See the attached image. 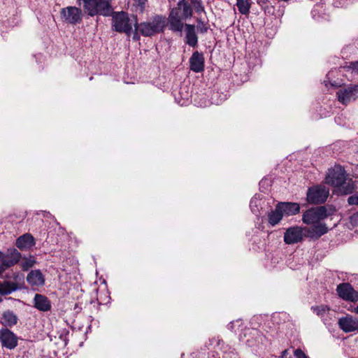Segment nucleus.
<instances>
[{
	"label": "nucleus",
	"instance_id": "nucleus-1",
	"mask_svg": "<svg viewBox=\"0 0 358 358\" xmlns=\"http://www.w3.org/2000/svg\"><path fill=\"white\" fill-rule=\"evenodd\" d=\"M331 215L324 206L313 207L303 213L302 221L304 224L313 225L312 227H305V236L318 239L329 231L326 224L322 221Z\"/></svg>",
	"mask_w": 358,
	"mask_h": 358
},
{
	"label": "nucleus",
	"instance_id": "nucleus-2",
	"mask_svg": "<svg viewBox=\"0 0 358 358\" xmlns=\"http://www.w3.org/2000/svg\"><path fill=\"white\" fill-rule=\"evenodd\" d=\"M325 182L334 187L336 192L341 195L350 194L355 189V182L347 178L344 168L340 165H335L328 170Z\"/></svg>",
	"mask_w": 358,
	"mask_h": 358
},
{
	"label": "nucleus",
	"instance_id": "nucleus-3",
	"mask_svg": "<svg viewBox=\"0 0 358 358\" xmlns=\"http://www.w3.org/2000/svg\"><path fill=\"white\" fill-rule=\"evenodd\" d=\"M193 10L191 4L186 0H179L177 7L172 9L168 20L169 29L173 32L182 34L184 22L186 19L192 16Z\"/></svg>",
	"mask_w": 358,
	"mask_h": 358
},
{
	"label": "nucleus",
	"instance_id": "nucleus-4",
	"mask_svg": "<svg viewBox=\"0 0 358 358\" xmlns=\"http://www.w3.org/2000/svg\"><path fill=\"white\" fill-rule=\"evenodd\" d=\"M166 27L165 17L155 15L146 21L138 22V30L145 37H151L164 31Z\"/></svg>",
	"mask_w": 358,
	"mask_h": 358
},
{
	"label": "nucleus",
	"instance_id": "nucleus-5",
	"mask_svg": "<svg viewBox=\"0 0 358 358\" xmlns=\"http://www.w3.org/2000/svg\"><path fill=\"white\" fill-rule=\"evenodd\" d=\"M112 29L119 33H124L130 36L133 30V22L128 13L124 11H115L111 13Z\"/></svg>",
	"mask_w": 358,
	"mask_h": 358
},
{
	"label": "nucleus",
	"instance_id": "nucleus-6",
	"mask_svg": "<svg viewBox=\"0 0 358 358\" xmlns=\"http://www.w3.org/2000/svg\"><path fill=\"white\" fill-rule=\"evenodd\" d=\"M329 189L324 185H317L308 189L306 200L310 204H322L326 202Z\"/></svg>",
	"mask_w": 358,
	"mask_h": 358
},
{
	"label": "nucleus",
	"instance_id": "nucleus-7",
	"mask_svg": "<svg viewBox=\"0 0 358 358\" xmlns=\"http://www.w3.org/2000/svg\"><path fill=\"white\" fill-rule=\"evenodd\" d=\"M60 15L64 22L71 24L80 23L83 17L81 9L76 6H67L62 8Z\"/></svg>",
	"mask_w": 358,
	"mask_h": 358
},
{
	"label": "nucleus",
	"instance_id": "nucleus-8",
	"mask_svg": "<svg viewBox=\"0 0 358 358\" xmlns=\"http://www.w3.org/2000/svg\"><path fill=\"white\" fill-rule=\"evenodd\" d=\"M336 292L338 296L346 301H358V292L350 283L339 284L336 287Z\"/></svg>",
	"mask_w": 358,
	"mask_h": 358
},
{
	"label": "nucleus",
	"instance_id": "nucleus-9",
	"mask_svg": "<svg viewBox=\"0 0 358 358\" xmlns=\"http://www.w3.org/2000/svg\"><path fill=\"white\" fill-rule=\"evenodd\" d=\"M305 235L304 228L292 227L288 228L284 234V241L286 244L292 245L301 242Z\"/></svg>",
	"mask_w": 358,
	"mask_h": 358
},
{
	"label": "nucleus",
	"instance_id": "nucleus-10",
	"mask_svg": "<svg viewBox=\"0 0 358 358\" xmlns=\"http://www.w3.org/2000/svg\"><path fill=\"white\" fill-rule=\"evenodd\" d=\"M358 93V86L356 85H350L337 92V97L338 101L343 104H348L352 100L356 99Z\"/></svg>",
	"mask_w": 358,
	"mask_h": 358
},
{
	"label": "nucleus",
	"instance_id": "nucleus-11",
	"mask_svg": "<svg viewBox=\"0 0 358 358\" xmlns=\"http://www.w3.org/2000/svg\"><path fill=\"white\" fill-rule=\"evenodd\" d=\"M0 341L3 347L14 349L17 345V338L15 334L7 328L0 329Z\"/></svg>",
	"mask_w": 358,
	"mask_h": 358
},
{
	"label": "nucleus",
	"instance_id": "nucleus-12",
	"mask_svg": "<svg viewBox=\"0 0 358 358\" xmlns=\"http://www.w3.org/2000/svg\"><path fill=\"white\" fill-rule=\"evenodd\" d=\"M338 323L341 329L345 333L358 331V320L350 315L341 317Z\"/></svg>",
	"mask_w": 358,
	"mask_h": 358
},
{
	"label": "nucleus",
	"instance_id": "nucleus-13",
	"mask_svg": "<svg viewBox=\"0 0 358 358\" xmlns=\"http://www.w3.org/2000/svg\"><path fill=\"white\" fill-rule=\"evenodd\" d=\"M185 43L190 47L195 48L198 45V36L194 24H184Z\"/></svg>",
	"mask_w": 358,
	"mask_h": 358
},
{
	"label": "nucleus",
	"instance_id": "nucleus-14",
	"mask_svg": "<svg viewBox=\"0 0 358 358\" xmlns=\"http://www.w3.org/2000/svg\"><path fill=\"white\" fill-rule=\"evenodd\" d=\"M189 68L195 73H200L204 70L203 55L198 51L193 52L189 59Z\"/></svg>",
	"mask_w": 358,
	"mask_h": 358
},
{
	"label": "nucleus",
	"instance_id": "nucleus-15",
	"mask_svg": "<svg viewBox=\"0 0 358 358\" xmlns=\"http://www.w3.org/2000/svg\"><path fill=\"white\" fill-rule=\"evenodd\" d=\"M27 281L32 287H41L45 284V277L41 270H32L27 274Z\"/></svg>",
	"mask_w": 358,
	"mask_h": 358
},
{
	"label": "nucleus",
	"instance_id": "nucleus-16",
	"mask_svg": "<svg viewBox=\"0 0 358 358\" xmlns=\"http://www.w3.org/2000/svg\"><path fill=\"white\" fill-rule=\"evenodd\" d=\"M34 307L40 311L47 312L51 309V302L44 295L36 294L34 299Z\"/></svg>",
	"mask_w": 358,
	"mask_h": 358
},
{
	"label": "nucleus",
	"instance_id": "nucleus-17",
	"mask_svg": "<svg viewBox=\"0 0 358 358\" xmlns=\"http://www.w3.org/2000/svg\"><path fill=\"white\" fill-rule=\"evenodd\" d=\"M15 245L20 250H27L35 245V241L31 234H25L17 238Z\"/></svg>",
	"mask_w": 358,
	"mask_h": 358
},
{
	"label": "nucleus",
	"instance_id": "nucleus-18",
	"mask_svg": "<svg viewBox=\"0 0 358 358\" xmlns=\"http://www.w3.org/2000/svg\"><path fill=\"white\" fill-rule=\"evenodd\" d=\"M283 215H293L299 213L300 206L297 203L282 202L278 204Z\"/></svg>",
	"mask_w": 358,
	"mask_h": 358
},
{
	"label": "nucleus",
	"instance_id": "nucleus-19",
	"mask_svg": "<svg viewBox=\"0 0 358 358\" xmlns=\"http://www.w3.org/2000/svg\"><path fill=\"white\" fill-rule=\"evenodd\" d=\"M17 315L11 310H7L2 314L0 322L5 327H12L17 323Z\"/></svg>",
	"mask_w": 358,
	"mask_h": 358
},
{
	"label": "nucleus",
	"instance_id": "nucleus-20",
	"mask_svg": "<svg viewBox=\"0 0 358 358\" xmlns=\"http://www.w3.org/2000/svg\"><path fill=\"white\" fill-rule=\"evenodd\" d=\"M21 255L16 250H14L13 252L11 254V257L10 258L1 260V266L3 268L4 271H6L8 268L11 267L16 264L20 259Z\"/></svg>",
	"mask_w": 358,
	"mask_h": 358
},
{
	"label": "nucleus",
	"instance_id": "nucleus-21",
	"mask_svg": "<svg viewBox=\"0 0 358 358\" xmlns=\"http://www.w3.org/2000/svg\"><path fill=\"white\" fill-rule=\"evenodd\" d=\"M282 216H283V213H282L278 205H277L275 210H272L268 215V222L272 226H275L282 220Z\"/></svg>",
	"mask_w": 358,
	"mask_h": 358
},
{
	"label": "nucleus",
	"instance_id": "nucleus-22",
	"mask_svg": "<svg viewBox=\"0 0 358 358\" xmlns=\"http://www.w3.org/2000/svg\"><path fill=\"white\" fill-rule=\"evenodd\" d=\"M17 289L16 285L14 282H4L0 283V294L1 295H8L15 291Z\"/></svg>",
	"mask_w": 358,
	"mask_h": 358
},
{
	"label": "nucleus",
	"instance_id": "nucleus-23",
	"mask_svg": "<svg viewBox=\"0 0 358 358\" xmlns=\"http://www.w3.org/2000/svg\"><path fill=\"white\" fill-rule=\"evenodd\" d=\"M236 6L241 14L247 15L249 13L250 9L249 0H237Z\"/></svg>",
	"mask_w": 358,
	"mask_h": 358
},
{
	"label": "nucleus",
	"instance_id": "nucleus-24",
	"mask_svg": "<svg viewBox=\"0 0 358 358\" xmlns=\"http://www.w3.org/2000/svg\"><path fill=\"white\" fill-rule=\"evenodd\" d=\"M36 264V260L34 257H30L29 258H25L23 262L21 263V267L23 271H27L30 268L33 267Z\"/></svg>",
	"mask_w": 358,
	"mask_h": 358
},
{
	"label": "nucleus",
	"instance_id": "nucleus-25",
	"mask_svg": "<svg viewBox=\"0 0 358 358\" xmlns=\"http://www.w3.org/2000/svg\"><path fill=\"white\" fill-rule=\"evenodd\" d=\"M133 17L135 19V22L134 24V31H133L132 39L134 41H138L140 40L141 36L142 35L141 31L138 30L137 17L134 15Z\"/></svg>",
	"mask_w": 358,
	"mask_h": 358
},
{
	"label": "nucleus",
	"instance_id": "nucleus-26",
	"mask_svg": "<svg viewBox=\"0 0 358 358\" xmlns=\"http://www.w3.org/2000/svg\"><path fill=\"white\" fill-rule=\"evenodd\" d=\"M196 22V28L199 33L205 34L208 31V27L203 21H202L201 19H197Z\"/></svg>",
	"mask_w": 358,
	"mask_h": 358
},
{
	"label": "nucleus",
	"instance_id": "nucleus-27",
	"mask_svg": "<svg viewBox=\"0 0 358 358\" xmlns=\"http://www.w3.org/2000/svg\"><path fill=\"white\" fill-rule=\"evenodd\" d=\"M311 309L319 316H322L329 309L326 306H313Z\"/></svg>",
	"mask_w": 358,
	"mask_h": 358
},
{
	"label": "nucleus",
	"instance_id": "nucleus-28",
	"mask_svg": "<svg viewBox=\"0 0 358 358\" xmlns=\"http://www.w3.org/2000/svg\"><path fill=\"white\" fill-rule=\"evenodd\" d=\"M191 3L196 13H202L204 11V7L201 0H191Z\"/></svg>",
	"mask_w": 358,
	"mask_h": 358
},
{
	"label": "nucleus",
	"instance_id": "nucleus-29",
	"mask_svg": "<svg viewBox=\"0 0 358 358\" xmlns=\"http://www.w3.org/2000/svg\"><path fill=\"white\" fill-rule=\"evenodd\" d=\"M134 6L136 7L141 13H143L145 10V3L147 0H134Z\"/></svg>",
	"mask_w": 358,
	"mask_h": 358
},
{
	"label": "nucleus",
	"instance_id": "nucleus-30",
	"mask_svg": "<svg viewBox=\"0 0 358 358\" xmlns=\"http://www.w3.org/2000/svg\"><path fill=\"white\" fill-rule=\"evenodd\" d=\"M348 202L350 205H358V193L349 196Z\"/></svg>",
	"mask_w": 358,
	"mask_h": 358
},
{
	"label": "nucleus",
	"instance_id": "nucleus-31",
	"mask_svg": "<svg viewBox=\"0 0 358 358\" xmlns=\"http://www.w3.org/2000/svg\"><path fill=\"white\" fill-rule=\"evenodd\" d=\"M296 358H309L300 348H297L294 352Z\"/></svg>",
	"mask_w": 358,
	"mask_h": 358
},
{
	"label": "nucleus",
	"instance_id": "nucleus-32",
	"mask_svg": "<svg viewBox=\"0 0 358 358\" xmlns=\"http://www.w3.org/2000/svg\"><path fill=\"white\" fill-rule=\"evenodd\" d=\"M350 68L352 70L358 71V61L355 62H351L350 65Z\"/></svg>",
	"mask_w": 358,
	"mask_h": 358
},
{
	"label": "nucleus",
	"instance_id": "nucleus-33",
	"mask_svg": "<svg viewBox=\"0 0 358 358\" xmlns=\"http://www.w3.org/2000/svg\"><path fill=\"white\" fill-rule=\"evenodd\" d=\"M288 350H285L282 352L280 358H292L290 356L288 357Z\"/></svg>",
	"mask_w": 358,
	"mask_h": 358
},
{
	"label": "nucleus",
	"instance_id": "nucleus-34",
	"mask_svg": "<svg viewBox=\"0 0 358 358\" xmlns=\"http://www.w3.org/2000/svg\"><path fill=\"white\" fill-rule=\"evenodd\" d=\"M351 312L358 315V303L351 309Z\"/></svg>",
	"mask_w": 358,
	"mask_h": 358
},
{
	"label": "nucleus",
	"instance_id": "nucleus-35",
	"mask_svg": "<svg viewBox=\"0 0 358 358\" xmlns=\"http://www.w3.org/2000/svg\"><path fill=\"white\" fill-rule=\"evenodd\" d=\"M256 202H257V199H255V198H252L250 201V207H251V209L252 211H255V210L253 208V204L255 203Z\"/></svg>",
	"mask_w": 358,
	"mask_h": 358
},
{
	"label": "nucleus",
	"instance_id": "nucleus-36",
	"mask_svg": "<svg viewBox=\"0 0 358 358\" xmlns=\"http://www.w3.org/2000/svg\"><path fill=\"white\" fill-rule=\"evenodd\" d=\"M4 269L1 266V265L0 264V275L4 272Z\"/></svg>",
	"mask_w": 358,
	"mask_h": 358
},
{
	"label": "nucleus",
	"instance_id": "nucleus-37",
	"mask_svg": "<svg viewBox=\"0 0 358 358\" xmlns=\"http://www.w3.org/2000/svg\"><path fill=\"white\" fill-rule=\"evenodd\" d=\"M3 259V253L0 252V261Z\"/></svg>",
	"mask_w": 358,
	"mask_h": 358
},
{
	"label": "nucleus",
	"instance_id": "nucleus-38",
	"mask_svg": "<svg viewBox=\"0 0 358 358\" xmlns=\"http://www.w3.org/2000/svg\"><path fill=\"white\" fill-rule=\"evenodd\" d=\"M185 99H188V95L185 96Z\"/></svg>",
	"mask_w": 358,
	"mask_h": 358
},
{
	"label": "nucleus",
	"instance_id": "nucleus-39",
	"mask_svg": "<svg viewBox=\"0 0 358 358\" xmlns=\"http://www.w3.org/2000/svg\"><path fill=\"white\" fill-rule=\"evenodd\" d=\"M1 301H2V299H1V298H0V303H1Z\"/></svg>",
	"mask_w": 358,
	"mask_h": 358
}]
</instances>
